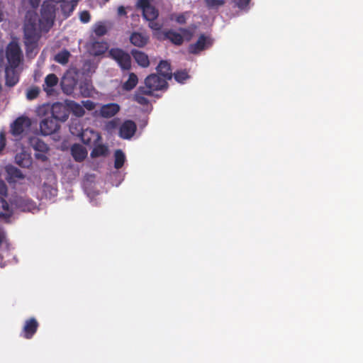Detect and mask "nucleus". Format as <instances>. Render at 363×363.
<instances>
[{"instance_id":"obj_1","label":"nucleus","mask_w":363,"mask_h":363,"mask_svg":"<svg viewBox=\"0 0 363 363\" xmlns=\"http://www.w3.org/2000/svg\"><path fill=\"white\" fill-rule=\"evenodd\" d=\"M56 16L55 6L50 1H43L40 9V15L37 23V13L33 11H28L26 14L24 23V35L26 40L30 43H36L41 32L48 33L53 26Z\"/></svg>"},{"instance_id":"obj_2","label":"nucleus","mask_w":363,"mask_h":363,"mask_svg":"<svg viewBox=\"0 0 363 363\" xmlns=\"http://www.w3.org/2000/svg\"><path fill=\"white\" fill-rule=\"evenodd\" d=\"M143 86L148 94L153 95L155 91L166 90L168 83L164 77L157 74H150L145 79V86Z\"/></svg>"},{"instance_id":"obj_3","label":"nucleus","mask_w":363,"mask_h":363,"mask_svg":"<svg viewBox=\"0 0 363 363\" xmlns=\"http://www.w3.org/2000/svg\"><path fill=\"white\" fill-rule=\"evenodd\" d=\"M6 57L9 63V67L17 68L22 61V51L18 43H10L6 50Z\"/></svg>"},{"instance_id":"obj_4","label":"nucleus","mask_w":363,"mask_h":363,"mask_svg":"<svg viewBox=\"0 0 363 363\" xmlns=\"http://www.w3.org/2000/svg\"><path fill=\"white\" fill-rule=\"evenodd\" d=\"M11 205L17 210L22 212H29L34 213L39 211L36 203L27 196H17L11 201Z\"/></svg>"},{"instance_id":"obj_5","label":"nucleus","mask_w":363,"mask_h":363,"mask_svg":"<svg viewBox=\"0 0 363 363\" xmlns=\"http://www.w3.org/2000/svg\"><path fill=\"white\" fill-rule=\"evenodd\" d=\"M180 32L177 33L172 29L167 30L163 32L164 38L169 40L172 43L175 45H181L184 42V38H186L187 40H191L192 38V32L187 28H180Z\"/></svg>"},{"instance_id":"obj_6","label":"nucleus","mask_w":363,"mask_h":363,"mask_svg":"<svg viewBox=\"0 0 363 363\" xmlns=\"http://www.w3.org/2000/svg\"><path fill=\"white\" fill-rule=\"evenodd\" d=\"M108 54L111 58L117 62L123 70H129L131 67V58L128 53L120 48H111Z\"/></svg>"},{"instance_id":"obj_7","label":"nucleus","mask_w":363,"mask_h":363,"mask_svg":"<svg viewBox=\"0 0 363 363\" xmlns=\"http://www.w3.org/2000/svg\"><path fill=\"white\" fill-rule=\"evenodd\" d=\"M60 124L52 116L45 118L40 123V131L43 135H50L60 129Z\"/></svg>"},{"instance_id":"obj_8","label":"nucleus","mask_w":363,"mask_h":363,"mask_svg":"<svg viewBox=\"0 0 363 363\" xmlns=\"http://www.w3.org/2000/svg\"><path fill=\"white\" fill-rule=\"evenodd\" d=\"M69 116V111L68 107L61 103H55L52 105L51 108V116L54 118L57 122H65L67 120Z\"/></svg>"},{"instance_id":"obj_9","label":"nucleus","mask_w":363,"mask_h":363,"mask_svg":"<svg viewBox=\"0 0 363 363\" xmlns=\"http://www.w3.org/2000/svg\"><path fill=\"white\" fill-rule=\"evenodd\" d=\"M30 125V121L28 118L20 116L11 125V133L14 136H18L24 132L26 128H29Z\"/></svg>"},{"instance_id":"obj_10","label":"nucleus","mask_w":363,"mask_h":363,"mask_svg":"<svg viewBox=\"0 0 363 363\" xmlns=\"http://www.w3.org/2000/svg\"><path fill=\"white\" fill-rule=\"evenodd\" d=\"M137 125L131 120L125 121L119 128V136L124 140H130L135 133Z\"/></svg>"},{"instance_id":"obj_11","label":"nucleus","mask_w":363,"mask_h":363,"mask_svg":"<svg viewBox=\"0 0 363 363\" xmlns=\"http://www.w3.org/2000/svg\"><path fill=\"white\" fill-rule=\"evenodd\" d=\"M79 137L82 143L86 145H96L101 140V135L90 128L82 130L79 134Z\"/></svg>"},{"instance_id":"obj_12","label":"nucleus","mask_w":363,"mask_h":363,"mask_svg":"<svg viewBox=\"0 0 363 363\" xmlns=\"http://www.w3.org/2000/svg\"><path fill=\"white\" fill-rule=\"evenodd\" d=\"M108 48V43L104 40L98 41L92 39L87 45L89 52L94 56L103 55L106 52Z\"/></svg>"},{"instance_id":"obj_13","label":"nucleus","mask_w":363,"mask_h":363,"mask_svg":"<svg viewBox=\"0 0 363 363\" xmlns=\"http://www.w3.org/2000/svg\"><path fill=\"white\" fill-rule=\"evenodd\" d=\"M39 323L35 318H30L25 321L21 335L26 339H30L37 332Z\"/></svg>"},{"instance_id":"obj_14","label":"nucleus","mask_w":363,"mask_h":363,"mask_svg":"<svg viewBox=\"0 0 363 363\" xmlns=\"http://www.w3.org/2000/svg\"><path fill=\"white\" fill-rule=\"evenodd\" d=\"M138 6L143 9V17L149 21H152L158 16V11L150 5V1H137Z\"/></svg>"},{"instance_id":"obj_15","label":"nucleus","mask_w":363,"mask_h":363,"mask_svg":"<svg viewBox=\"0 0 363 363\" xmlns=\"http://www.w3.org/2000/svg\"><path fill=\"white\" fill-rule=\"evenodd\" d=\"M71 155L76 162H81L84 160L87 156L86 149L80 144H74L71 147Z\"/></svg>"},{"instance_id":"obj_16","label":"nucleus","mask_w":363,"mask_h":363,"mask_svg":"<svg viewBox=\"0 0 363 363\" xmlns=\"http://www.w3.org/2000/svg\"><path fill=\"white\" fill-rule=\"evenodd\" d=\"M157 72L160 76L164 77L167 80L171 79L172 77L171 65L167 60H161L157 65Z\"/></svg>"},{"instance_id":"obj_17","label":"nucleus","mask_w":363,"mask_h":363,"mask_svg":"<svg viewBox=\"0 0 363 363\" xmlns=\"http://www.w3.org/2000/svg\"><path fill=\"white\" fill-rule=\"evenodd\" d=\"M119 111V105L111 103L104 105L100 109V114L102 117L108 118L114 116Z\"/></svg>"},{"instance_id":"obj_18","label":"nucleus","mask_w":363,"mask_h":363,"mask_svg":"<svg viewBox=\"0 0 363 363\" xmlns=\"http://www.w3.org/2000/svg\"><path fill=\"white\" fill-rule=\"evenodd\" d=\"M59 79L55 74H49L45 79L44 84L43 85V90L48 95H51L53 91V87L57 86Z\"/></svg>"},{"instance_id":"obj_19","label":"nucleus","mask_w":363,"mask_h":363,"mask_svg":"<svg viewBox=\"0 0 363 363\" xmlns=\"http://www.w3.org/2000/svg\"><path fill=\"white\" fill-rule=\"evenodd\" d=\"M206 44L207 38L202 34L195 43L189 46V52L191 54H198L206 48Z\"/></svg>"},{"instance_id":"obj_20","label":"nucleus","mask_w":363,"mask_h":363,"mask_svg":"<svg viewBox=\"0 0 363 363\" xmlns=\"http://www.w3.org/2000/svg\"><path fill=\"white\" fill-rule=\"evenodd\" d=\"M13 208L10 206L9 203L0 196V218L8 220L13 216Z\"/></svg>"},{"instance_id":"obj_21","label":"nucleus","mask_w":363,"mask_h":363,"mask_svg":"<svg viewBox=\"0 0 363 363\" xmlns=\"http://www.w3.org/2000/svg\"><path fill=\"white\" fill-rule=\"evenodd\" d=\"M149 37L143 33L134 32L130 37V43L137 47L143 48L147 45Z\"/></svg>"},{"instance_id":"obj_22","label":"nucleus","mask_w":363,"mask_h":363,"mask_svg":"<svg viewBox=\"0 0 363 363\" xmlns=\"http://www.w3.org/2000/svg\"><path fill=\"white\" fill-rule=\"evenodd\" d=\"M131 55L140 67H147L150 65L148 56L145 52L134 49L132 50Z\"/></svg>"},{"instance_id":"obj_23","label":"nucleus","mask_w":363,"mask_h":363,"mask_svg":"<svg viewBox=\"0 0 363 363\" xmlns=\"http://www.w3.org/2000/svg\"><path fill=\"white\" fill-rule=\"evenodd\" d=\"M145 89H143V86H140L136 90L133 99L138 104L142 106H146L149 104V100L145 97V96H152L151 94H148Z\"/></svg>"},{"instance_id":"obj_24","label":"nucleus","mask_w":363,"mask_h":363,"mask_svg":"<svg viewBox=\"0 0 363 363\" xmlns=\"http://www.w3.org/2000/svg\"><path fill=\"white\" fill-rule=\"evenodd\" d=\"M30 144L35 152H48L50 148L48 145L44 143L42 140L38 138H32L30 139Z\"/></svg>"},{"instance_id":"obj_25","label":"nucleus","mask_w":363,"mask_h":363,"mask_svg":"<svg viewBox=\"0 0 363 363\" xmlns=\"http://www.w3.org/2000/svg\"><path fill=\"white\" fill-rule=\"evenodd\" d=\"M16 162L21 167H29L32 164L31 157L26 152L18 153L15 157Z\"/></svg>"},{"instance_id":"obj_26","label":"nucleus","mask_w":363,"mask_h":363,"mask_svg":"<svg viewBox=\"0 0 363 363\" xmlns=\"http://www.w3.org/2000/svg\"><path fill=\"white\" fill-rule=\"evenodd\" d=\"M94 147L91 152V157L96 158L99 157H106L108 153V148L106 145L102 144L94 145Z\"/></svg>"},{"instance_id":"obj_27","label":"nucleus","mask_w":363,"mask_h":363,"mask_svg":"<svg viewBox=\"0 0 363 363\" xmlns=\"http://www.w3.org/2000/svg\"><path fill=\"white\" fill-rule=\"evenodd\" d=\"M6 84L9 86H13L18 82V77L15 72V69L6 67Z\"/></svg>"},{"instance_id":"obj_28","label":"nucleus","mask_w":363,"mask_h":363,"mask_svg":"<svg viewBox=\"0 0 363 363\" xmlns=\"http://www.w3.org/2000/svg\"><path fill=\"white\" fill-rule=\"evenodd\" d=\"M6 172L9 176V182H15L16 179H23L24 177L21 171L13 166H8L6 167Z\"/></svg>"},{"instance_id":"obj_29","label":"nucleus","mask_w":363,"mask_h":363,"mask_svg":"<svg viewBox=\"0 0 363 363\" xmlns=\"http://www.w3.org/2000/svg\"><path fill=\"white\" fill-rule=\"evenodd\" d=\"M138 82V78L137 75L135 73L131 72L129 74L128 80L123 83L122 86L123 89L127 91H131L136 86Z\"/></svg>"},{"instance_id":"obj_30","label":"nucleus","mask_w":363,"mask_h":363,"mask_svg":"<svg viewBox=\"0 0 363 363\" xmlns=\"http://www.w3.org/2000/svg\"><path fill=\"white\" fill-rule=\"evenodd\" d=\"M67 106L69 112L72 111V113L77 117H82L85 113L84 107L74 101H69L67 104Z\"/></svg>"},{"instance_id":"obj_31","label":"nucleus","mask_w":363,"mask_h":363,"mask_svg":"<svg viewBox=\"0 0 363 363\" xmlns=\"http://www.w3.org/2000/svg\"><path fill=\"white\" fill-rule=\"evenodd\" d=\"M114 167L117 169H119L124 164L125 160V154L121 150H117L114 153Z\"/></svg>"},{"instance_id":"obj_32","label":"nucleus","mask_w":363,"mask_h":363,"mask_svg":"<svg viewBox=\"0 0 363 363\" xmlns=\"http://www.w3.org/2000/svg\"><path fill=\"white\" fill-rule=\"evenodd\" d=\"M69 57H70L69 52L65 50L62 52H58L55 55V60L61 65H66L69 61Z\"/></svg>"},{"instance_id":"obj_33","label":"nucleus","mask_w":363,"mask_h":363,"mask_svg":"<svg viewBox=\"0 0 363 363\" xmlns=\"http://www.w3.org/2000/svg\"><path fill=\"white\" fill-rule=\"evenodd\" d=\"M174 78L177 82L182 84L189 78V75L186 69L177 70L174 73Z\"/></svg>"},{"instance_id":"obj_34","label":"nucleus","mask_w":363,"mask_h":363,"mask_svg":"<svg viewBox=\"0 0 363 363\" xmlns=\"http://www.w3.org/2000/svg\"><path fill=\"white\" fill-rule=\"evenodd\" d=\"M108 29L103 22L96 23L94 26V32L96 35L101 37L107 33Z\"/></svg>"},{"instance_id":"obj_35","label":"nucleus","mask_w":363,"mask_h":363,"mask_svg":"<svg viewBox=\"0 0 363 363\" xmlns=\"http://www.w3.org/2000/svg\"><path fill=\"white\" fill-rule=\"evenodd\" d=\"M62 89L65 93L69 94L74 90L75 82L74 81L70 82L68 79L64 78L62 80Z\"/></svg>"},{"instance_id":"obj_36","label":"nucleus","mask_w":363,"mask_h":363,"mask_svg":"<svg viewBox=\"0 0 363 363\" xmlns=\"http://www.w3.org/2000/svg\"><path fill=\"white\" fill-rule=\"evenodd\" d=\"M40 94V89L38 86H33L28 89L26 93V98L28 100H33L36 99Z\"/></svg>"},{"instance_id":"obj_37","label":"nucleus","mask_w":363,"mask_h":363,"mask_svg":"<svg viewBox=\"0 0 363 363\" xmlns=\"http://www.w3.org/2000/svg\"><path fill=\"white\" fill-rule=\"evenodd\" d=\"M118 123H119V119L114 118V119L108 121L106 123V129L107 130H108V131L113 130L116 129L118 127Z\"/></svg>"},{"instance_id":"obj_38","label":"nucleus","mask_w":363,"mask_h":363,"mask_svg":"<svg viewBox=\"0 0 363 363\" xmlns=\"http://www.w3.org/2000/svg\"><path fill=\"white\" fill-rule=\"evenodd\" d=\"M250 1H230V5L233 8L244 9L247 7Z\"/></svg>"},{"instance_id":"obj_39","label":"nucleus","mask_w":363,"mask_h":363,"mask_svg":"<svg viewBox=\"0 0 363 363\" xmlns=\"http://www.w3.org/2000/svg\"><path fill=\"white\" fill-rule=\"evenodd\" d=\"M79 19L80 21L84 23H86L90 21L91 16L89 11H83L79 14Z\"/></svg>"},{"instance_id":"obj_40","label":"nucleus","mask_w":363,"mask_h":363,"mask_svg":"<svg viewBox=\"0 0 363 363\" xmlns=\"http://www.w3.org/2000/svg\"><path fill=\"white\" fill-rule=\"evenodd\" d=\"M48 152H35L34 155L36 160L41 162H47L48 160Z\"/></svg>"},{"instance_id":"obj_41","label":"nucleus","mask_w":363,"mask_h":363,"mask_svg":"<svg viewBox=\"0 0 363 363\" xmlns=\"http://www.w3.org/2000/svg\"><path fill=\"white\" fill-rule=\"evenodd\" d=\"M83 107L86 108L88 111H92L95 108V103L91 100H86L82 102Z\"/></svg>"},{"instance_id":"obj_42","label":"nucleus","mask_w":363,"mask_h":363,"mask_svg":"<svg viewBox=\"0 0 363 363\" xmlns=\"http://www.w3.org/2000/svg\"><path fill=\"white\" fill-rule=\"evenodd\" d=\"M7 191L8 188L6 183L3 180L0 179V194L1 196H6Z\"/></svg>"},{"instance_id":"obj_43","label":"nucleus","mask_w":363,"mask_h":363,"mask_svg":"<svg viewBox=\"0 0 363 363\" xmlns=\"http://www.w3.org/2000/svg\"><path fill=\"white\" fill-rule=\"evenodd\" d=\"M206 6L209 9H213L214 6H218L223 5L225 1H206Z\"/></svg>"},{"instance_id":"obj_44","label":"nucleus","mask_w":363,"mask_h":363,"mask_svg":"<svg viewBox=\"0 0 363 363\" xmlns=\"http://www.w3.org/2000/svg\"><path fill=\"white\" fill-rule=\"evenodd\" d=\"M175 20L179 24H184L186 23V17L184 14L177 16Z\"/></svg>"},{"instance_id":"obj_45","label":"nucleus","mask_w":363,"mask_h":363,"mask_svg":"<svg viewBox=\"0 0 363 363\" xmlns=\"http://www.w3.org/2000/svg\"><path fill=\"white\" fill-rule=\"evenodd\" d=\"M6 235L3 230L0 229V246L5 239Z\"/></svg>"},{"instance_id":"obj_46","label":"nucleus","mask_w":363,"mask_h":363,"mask_svg":"<svg viewBox=\"0 0 363 363\" xmlns=\"http://www.w3.org/2000/svg\"><path fill=\"white\" fill-rule=\"evenodd\" d=\"M150 27L155 30H160L161 28V26L157 23H151Z\"/></svg>"},{"instance_id":"obj_47","label":"nucleus","mask_w":363,"mask_h":363,"mask_svg":"<svg viewBox=\"0 0 363 363\" xmlns=\"http://www.w3.org/2000/svg\"><path fill=\"white\" fill-rule=\"evenodd\" d=\"M118 13L120 16L125 15V10L123 6H120L118 9Z\"/></svg>"},{"instance_id":"obj_48","label":"nucleus","mask_w":363,"mask_h":363,"mask_svg":"<svg viewBox=\"0 0 363 363\" xmlns=\"http://www.w3.org/2000/svg\"><path fill=\"white\" fill-rule=\"evenodd\" d=\"M30 4L32 6V7L33 8H36L38 6V4H39V2L40 1H30Z\"/></svg>"},{"instance_id":"obj_49","label":"nucleus","mask_w":363,"mask_h":363,"mask_svg":"<svg viewBox=\"0 0 363 363\" xmlns=\"http://www.w3.org/2000/svg\"><path fill=\"white\" fill-rule=\"evenodd\" d=\"M52 190L55 192V194L57 192L56 189H52Z\"/></svg>"},{"instance_id":"obj_50","label":"nucleus","mask_w":363,"mask_h":363,"mask_svg":"<svg viewBox=\"0 0 363 363\" xmlns=\"http://www.w3.org/2000/svg\"><path fill=\"white\" fill-rule=\"evenodd\" d=\"M74 2L75 3V5H76V4H77V3L78 1H74Z\"/></svg>"}]
</instances>
